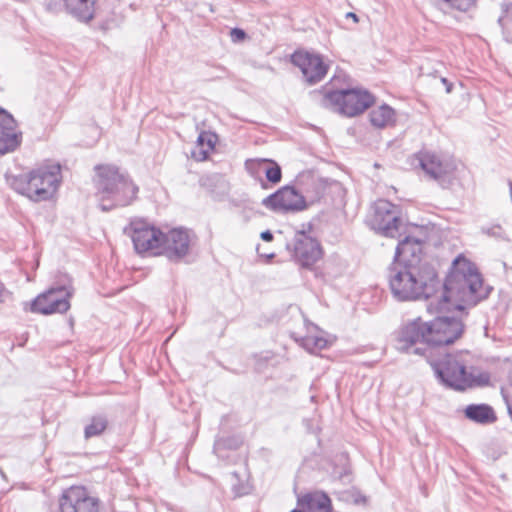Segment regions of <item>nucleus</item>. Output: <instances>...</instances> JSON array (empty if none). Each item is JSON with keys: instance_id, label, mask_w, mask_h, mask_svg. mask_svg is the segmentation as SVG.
<instances>
[{"instance_id": "8", "label": "nucleus", "mask_w": 512, "mask_h": 512, "mask_svg": "<svg viewBox=\"0 0 512 512\" xmlns=\"http://www.w3.org/2000/svg\"><path fill=\"white\" fill-rule=\"evenodd\" d=\"M373 211L370 222L375 231L385 237H400L402 221L398 206L388 200L380 199L374 203Z\"/></svg>"}, {"instance_id": "29", "label": "nucleus", "mask_w": 512, "mask_h": 512, "mask_svg": "<svg viewBox=\"0 0 512 512\" xmlns=\"http://www.w3.org/2000/svg\"><path fill=\"white\" fill-rule=\"evenodd\" d=\"M22 134L0 132V155L13 152L21 143Z\"/></svg>"}, {"instance_id": "15", "label": "nucleus", "mask_w": 512, "mask_h": 512, "mask_svg": "<svg viewBox=\"0 0 512 512\" xmlns=\"http://www.w3.org/2000/svg\"><path fill=\"white\" fill-rule=\"evenodd\" d=\"M291 61L301 70L303 77L309 84L321 81L328 71V66L324 63L322 57L312 52L296 51L292 54Z\"/></svg>"}, {"instance_id": "32", "label": "nucleus", "mask_w": 512, "mask_h": 512, "mask_svg": "<svg viewBox=\"0 0 512 512\" xmlns=\"http://www.w3.org/2000/svg\"><path fill=\"white\" fill-rule=\"evenodd\" d=\"M501 394L503 396L509 414L512 415V370L509 377V384L501 389Z\"/></svg>"}, {"instance_id": "30", "label": "nucleus", "mask_w": 512, "mask_h": 512, "mask_svg": "<svg viewBox=\"0 0 512 512\" xmlns=\"http://www.w3.org/2000/svg\"><path fill=\"white\" fill-rule=\"evenodd\" d=\"M0 132L10 134H22L17 130V123L13 116L3 108H0Z\"/></svg>"}, {"instance_id": "18", "label": "nucleus", "mask_w": 512, "mask_h": 512, "mask_svg": "<svg viewBox=\"0 0 512 512\" xmlns=\"http://www.w3.org/2000/svg\"><path fill=\"white\" fill-rule=\"evenodd\" d=\"M304 325L307 330L306 335H301L296 331L291 332L290 335L295 340V342H297L301 347L312 354H315L318 351L326 348L328 341L322 336L313 334V332L317 330V327L307 320H304Z\"/></svg>"}, {"instance_id": "22", "label": "nucleus", "mask_w": 512, "mask_h": 512, "mask_svg": "<svg viewBox=\"0 0 512 512\" xmlns=\"http://www.w3.org/2000/svg\"><path fill=\"white\" fill-rule=\"evenodd\" d=\"M465 417L479 424H490L497 417L493 408L488 404H470L464 410Z\"/></svg>"}, {"instance_id": "24", "label": "nucleus", "mask_w": 512, "mask_h": 512, "mask_svg": "<svg viewBox=\"0 0 512 512\" xmlns=\"http://www.w3.org/2000/svg\"><path fill=\"white\" fill-rule=\"evenodd\" d=\"M370 122L374 127L383 128L394 122L395 112L394 110L383 104L370 112Z\"/></svg>"}, {"instance_id": "5", "label": "nucleus", "mask_w": 512, "mask_h": 512, "mask_svg": "<svg viewBox=\"0 0 512 512\" xmlns=\"http://www.w3.org/2000/svg\"><path fill=\"white\" fill-rule=\"evenodd\" d=\"M60 178V166L57 164L39 167L28 174L6 175L12 189L34 202L50 199L59 186Z\"/></svg>"}, {"instance_id": "7", "label": "nucleus", "mask_w": 512, "mask_h": 512, "mask_svg": "<svg viewBox=\"0 0 512 512\" xmlns=\"http://www.w3.org/2000/svg\"><path fill=\"white\" fill-rule=\"evenodd\" d=\"M427 342L432 347V353L436 347L452 344L464 331V324L460 318L447 315H439L434 320L427 322Z\"/></svg>"}, {"instance_id": "3", "label": "nucleus", "mask_w": 512, "mask_h": 512, "mask_svg": "<svg viewBox=\"0 0 512 512\" xmlns=\"http://www.w3.org/2000/svg\"><path fill=\"white\" fill-rule=\"evenodd\" d=\"M388 281L392 295L399 301L425 298L427 304L434 298L439 286L437 273L432 265L391 263Z\"/></svg>"}, {"instance_id": "11", "label": "nucleus", "mask_w": 512, "mask_h": 512, "mask_svg": "<svg viewBox=\"0 0 512 512\" xmlns=\"http://www.w3.org/2000/svg\"><path fill=\"white\" fill-rule=\"evenodd\" d=\"M130 236L137 253L151 252L160 255L162 231L145 221L135 220L130 223Z\"/></svg>"}, {"instance_id": "16", "label": "nucleus", "mask_w": 512, "mask_h": 512, "mask_svg": "<svg viewBox=\"0 0 512 512\" xmlns=\"http://www.w3.org/2000/svg\"><path fill=\"white\" fill-rule=\"evenodd\" d=\"M419 166L425 174L441 186H444L454 170V166L448 160H443L439 155L430 151H421L416 155Z\"/></svg>"}, {"instance_id": "39", "label": "nucleus", "mask_w": 512, "mask_h": 512, "mask_svg": "<svg viewBox=\"0 0 512 512\" xmlns=\"http://www.w3.org/2000/svg\"><path fill=\"white\" fill-rule=\"evenodd\" d=\"M260 255L266 257L267 259H272L274 257L273 253H270V254H260Z\"/></svg>"}, {"instance_id": "21", "label": "nucleus", "mask_w": 512, "mask_h": 512, "mask_svg": "<svg viewBox=\"0 0 512 512\" xmlns=\"http://www.w3.org/2000/svg\"><path fill=\"white\" fill-rule=\"evenodd\" d=\"M67 11L81 22L94 18L96 0H64Z\"/></svg>"}, {"instance_id": "26", "label": "nucleus", "mask_w": 512, "mask_h": 512, "mask_svg": "<svg viewBox=\"0 0 512 512\" xmlns=\"http://www.w3.org/2000/svg\"><path fill=\"white\" fill-rule=\"evenodd\" d=\"M109 420L104 414H97L91 417L89 423L84 428V437L86 439L100 436L108 428Z\"/></svg>"}, {"instance_id": "20", "label": "nucleus", "mask_w": 512, "mask_h": 512, "mask_svg": "<svg viewBox=\"0 0 512 512\" xmlns=\"http://www.w3.org/2000/svg\"><path fill=\"white\" fill-rule=\"evenodd\" d=\"M437 10L445 15L456 12L469 13L477 7L478 0H428Z\"/></svg>"}, {"instance_id": "19", "label": "nucleus", "mask_w": 512, "mask_h": 512, "mask_svg": "<svg viewBox=\"0 0 512 512\" xmlns=\"http://www.w3.org/2000/svg\"><path fill=\"white\" fill-rule=\"evenodd\" d=\"M298 505L306 512H332L331 500L324 492H312L298 498Z\"/></svg>"}, {"instance_id": "10", "label": "nucleus", "mask_w": 512, "mask_h": 512, "mask_svg": "<svg viewBox=\"0 0 512 512\" xmlns=\"http://www.w3.org/2000/svg\"><path fill=\"white\" fill-rule=\"evenodd\" d=\"M190 246V232L184 228H173L162 232L159 254L171 262L178 263L189 254Z\"/></svg>"}, {"instance_id": "27", "label": "nucleus", "mask_w": 512, "mask_h": 512, "mask_svg": "<svg viewBox=\"0 0 512 512\" xmlns=\"http://www.w3.org/2000/svg\"><path fill=\"white\" fill-rule=\"evenodd\" d=\"M501 9L497 22L505 41L512 43V3L502 4Z\"/></svg>"}, {"instance_id": "23", "label": "nucleus", "mask_w": 512, "mask_h": 512, "mask_svg": "<svg viewBox=\"0 0 512 512\" xmlns=\"http://www.w3.org/2000/svg\"><path fill=\"white\" fill-rule=\"evenodd\" d=\"M217 135L212 132L202 131L197 138V146L192 151V157L197 161H204L214 149L217 142Z\"/></svg>"}, {"instance_id": "38", "label": "nucleus", "mask_w": 512, "mask_h": 512, "mask_svg": "<svg viewBox=\"0 0 512 512\" xmlns=\"http://www.w3.org/2000/svg\"><path fill=\"white\" fill-rule=\"evenodd\" d=\"M210 180H212V178H211V177L202 178V179H201V184H202L203 186H206V185H207V183H208Z\"/></svg>"}, {"instance_id": "17", "label": "nucleus", "mask_w": 512, "mask_h": 512, "mask_svg": "<svg viewBox=\"0 0 512 512\" xmlns=\"http://www.w3.org/2000/svg\"><path fill=\"white\" fill-rule=\"evenodd\" d=\"M423 241L412 237L405 236L399 241L392 263L412 264L414 266L431 265L423 258Z\"/></svg>"}, {"instance_id": "31", "label": "nucleus", "mask_w": 512, "mask_h": 512, "mask_svg": "<svg viewBox=\"0 0 512 512\" xmlns=\"http://www.w3.org/2000/svg\"><path fill=\"white\" fill-rule=\"evenodd\" d=\"M239 445L240 441L235 437L219 438L215 440L213 450L218 457H224L221 453L223 449L232 450L236 449Z\"/></svg>"}, {"instance_id": "1", "label": "nucleus", "mask_w": 512, "mask_h": 512, "mask_svg": "<svg viewBox=\"0 0 512 512\" xmlns=\"http://www.w3.org/2000/svg\"><path fill=\"white\" fill-rule=\"evenodd\" d=\"M427 333V322H423L421 318L409 321L397 335L396 349L427 359L437 379L451 389L464 391L467 388L483 387L489 384V373L474 368L468 371L465 364L456 356L446 354L440 360H433L432 347L427 342Z\"/></svg>"}, {"instance_id": "33", "label": "nucleus", "mask_w": 512, "mask_h": 512, "mask_svg": "<svg viewBox=\"0 0 512 512\" xmlns=\"http://www.w3.org/2000/svg\"><path fill=\"white\" fill-rule=\"evenodd\" d=\"M232 41L239 42L245 39L246 33L240 28H233L230 32Z\"/></svg>"}, {"instance_id": "35", "label": "nucleus", "mask_w": 512, "mask_h": 512, "mask_svg": "<svg viewBox=\"0 0 512 512\" xmlns=\"http://www.w3.org/2000/svg\"><path fill=\"white\" fill-rule=\"evenodd\" d=\"M441 82L446 87V92L450 93L452 91V83H450L446 78H441Z\"/></svg>"}, {"instance_id": "9", "label": "nucleus", "mask_w": 512, "mask_h": 512, "mask_svg": "<svg viewBox=\"0 0 512 512\" xmlns=\"http://www.w3.org/2000/svg\"><path fill=\"white\" fill-rule=\"evenodd\" d=\"M72 294L73 289L71 286H53L34 299L31 304V310L43 315L65 313L70 309Z\"/></svg>"}, {"instance_id": "4", "label": "nucleus", "mask_w": 512, "mask_h": 512, "mask_svg": "<svg viewBox=\"0 0 512 512\" xmlns=\"http://www.w3.org/2000/svg\"><path fill=\"white\" fill-rule=\"evenodd\" d=\"M95 170L96 195L102 211L128 206L136 199L139 189L128 174L114 165H97Z\"/></svg>"}, {"instance_id": "34", "label": "nucleus", "mask_w": 512, "mask_h": 512, "mask_svg": "<svg viewBox=\"0 0 512 512\" xmlns=\"http://www.w3.org/2000/svg\"><path fill=\"white\" fill-rule=\"evenodd\" d=\"M260 237L263 241H266V242H271L273 240V234L271 231L269 230H266V231H263L261 234H260Z\"/></svg>"}, {"instance_id": "13", "label": "nucleus", "mask_w": 512, "mask_h": 512, "mask_svg": "<svg viewBox=\"0 0 512 512\" xmlns=\"http://www.w3.org/2000/svg\"><path fill=\"white\" fill-rule=\"evenodd\" d=\"M59 512H98L99 501L83 486L65 489L58 500Z\"/></svg>"}, {"instance_id": "40", "label": "nucleus", "mask_w": 512, "mask_h": 512, "mask_svg": "<svg viewBox=\"0 0 512 512\" xmlns=\"http://www.w3.org/2000/svg\"><path fill=\"white\" fill-rule=\"evenodd\" d=\"M291 512H306V511H305L304 509H303V510H297V509H295V510H292Z\"/></svg>"}, {"instance_id": "28", "label": "nucleus", "mask_w": 512, "mask_h": 512, "mask_svg": "<svg viewBox=\"0 0 512 512\" xmlns=\"http://www.w3.org/2000/svg\"><path fill=\"white\" fill-rule=\"evenodd\" d=\"M259 168L265 173L266 179L277 184L281 181L282 171L281 167L273 160L262 159L258 162Z\"/></svg>"}, {"instance_id": "14", "label": "nucleus", "mask_w": 512, "mask_h": 512, "mask_svg": "<svg viewBox=\"0 0 512 512\" xmlns=\"http://www.w3.org/2000/svg\"><path fill=\"white\" fill-rule=\"evenodd\" d=\"M262 205L274 212H288L304 209L306 202L294 187L285 186L264 198Z\"/></svg>"}, {"instance_id": "25", "label": "nucleus", "mask_w": 512, "mask_h": 512, "mask_svg": "<svg viewBox=\"0 0 512 512\" xmlns=\"http://www.w3.org/2000/svg\"><path fill=\"white\" fill-rule=\"evenodd\" d=\"M331 477L345 484L351 482L349 460L346 453L338 454L335 457Z\"/></svg>"}, {"instance_id": "36", "label": "nucleus", "mask_w": 512, "mask_h": 512, "mask_svg": "<svg viewBox=\"0 0 512 512\" xmlns=\"http://www.w3.org/2000/svg\"><path fill=\"white\" fill-rule=\"evenodd\" d=\"M5 287H4V284L0 281V302H2L4 300V295H5Z\"/></svg>"}, {"instance_id": "37", "label": "nucleus", "mask_w": 512, "mask_h": 512, "mask_svg": "<svg viewBox=\"0 0 512 512\" xmlns=\"http://www.w3.org/2000/svg\"><path fill=\"white\" fill-rule=\"evenodd\" d=\"M346 18L353 19L354 22H358V16L353 12L346 13Z\"/></svg>"}, {"instance_id": "12", "label": "nucleus", "mask_w": 512, "mask_h": 512, "mask_svg": "<svg viewBox=\"0 0 512 512\" xmlns=\"http://www.w3.org/2000/svg\"><path fill=\"white\" fill-rule=\"evenodd\" d=\"M293 259L302 267L310 268L322 257L319 242L305 231H297L292 243L287 244Z\"/></svg>"}, {"instance_id": "6", "label": "nucleus", "mask_w": 512, "mask_h": 512, "mask_svg": "<svg viewBox=\"0 0 512 512\" xmlns=\"http://www.w3.org/2000/svg\"><path fill=\"white\" fill-rule=\"evenodd\" d=\"M373 103V95L361 89L331 91L323 99L324 106L337 109L341 114L348 117L363 113Z\"/></svg>"}, {"instance_id": "2", "label": "nucleus", "mask_w": 512, "mask_h": 512, "mask_svg": "<svg viewBox=\"0 0 512 512\" xmlns=\"http://www.w3.org/2000/svg\"><path fill=\"white\" fill-rule=\"evenodd\" d=\"M491 287L483 279L475 264L463 256L452 263L451 271L443 284L439 282L434 298L427 304L430 313L461 312L475 306L490 294Z\"/></svg>"}]
</instances>
